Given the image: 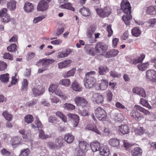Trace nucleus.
<instances>
[{"mask_svg": "<svg viewBox=\"0 0 156 156\" xmlns=\"http://www.w3.org/2000/svg\"><path fill=\"white\" fill-rule=\"evenodd\" d=\"M121 9L126 14L124 15L122 19L125 24L129 25L130 24V20L132 19V16L131 15V7L129 3L127 0H123L121 4Z\"/></svg>", "mask_w": 156, "mask_h": 156, "instance_id": "f257e3e1", "label": "nucleus"}, {"mask_svg": "<svg viewBox=\"0 0 156 156\" xmlns=\"http://www.w3.org/2000/svg\"><path fill=\"white\" fill-rule=\"evenodd\" d=\"M96 72L91 71L86 73L84 79V84L87 88H90L93 87L96 83L94 75Z\"/></svg>", "mask_w": 156, "mask_h": 156, "instance_id": "f03ea898", "label": "nucleus"}, {"mask_svg": "<svg viewBox=\"0 0 156 156\" xmlns=\"http://www.w3.org/2000/svg\"><path fill=\"white\" fill-rule=\"evenodd\" d=\"M96 10L97 14L102 18L108 17L111 13V9L108 7H105L102 9H97Z\"/></svg>", "mask_w": 156, "mask_h": 156, "instance_id": "7ed1b4c3", "label": "nucleus"}, {"mask_svg": "<svg viewBox=\"0 0 156 156\" xmlns=\"http://www.w3.org/2000/svg\"><path fill=\"white\" fill-rule=\"evenodd\" d=\"M95 114L96 116L100 120H105L107 114L106 111L100 107L98 108L95 111Z\"/></svg>", "mask_w": 156, "mask_h": 156, "instance_id": "20e7f679", "label": "nucleus"}, {"mask_svg": "<svg viewBox=\"0 0 156 156\" xmlns=\"http://www.w3.org/2000/svg\"><path fill=\"white\" fill-rule=\"evenodd\" d=\"M55 62L53 59L49 58H43L40 59L37 63V65L38 66L40 63H42L41 67L45 70L48 69V66L49 64H51Z\"/></svg>", "mask_w": 156, "mask_h": 156, "instance_id": "39448f33", "label": "nucleus"}, {"mask_svg": "<svg viewBox=\"0 0 156 156\" xmlns=\"http://www.w3.org/2000/svg\"><path fill=\"white\" fill-rule=\"evenodd\" d=\"M146 79L149 81H156V71L154 69L147 70L146 72Z\"/></svg>", "mask_w": 156, "mask_h": 156, "instance_id": "423d86ee", "label": "nucleus"}, {"mask_svg": "<svg viewBox=\"0 0 156 156\" xmlns=\"http://www.w3.org/2000/svg\"><path fill=\"white\" fill-rule=\"evenodd\" d=\"M108 46L105 43L100 42L97 43L95 48L96 53H100L105 52L108 49Z\"/></svg>", "mask_w": 156, "mask_h": 156, "instance_id": "0eeeda50", "label": "nucleus"}, {"mask_svg": "<svg viewBox=\"0 0 156 156\" xmlns=\"http://www.w3.org/2000/svg\"><path fill=\"white\" fill-rule=\"evenodd\" d=\"M7 9L3 8L0 11V17H1V21L4 23H6L10 21V18L8 14L6 13Z\"/></svg>", "mask_w": 156, "mask_h": 156, "instance_id": "6e6552de", "label": "nucleus"}, {"mask_svg": "<svg viewBox=\"0 0 156 156\" xmlns=\"http://www.w3.org/2000/svg\"><path fill=\"white\" fill-rule=\"evenodd\" d=\"M74 101L76 105L78 106H80L82 108L86 107L87 102L83 97H76L75 98Z\"/></svg>", "mask_w": 156, "mask_h": 156, "instance_id": "1a4fd4ad", "label": "nucleus"}, {"mask_svg": "<svg viewBox=\"0 0 156 156\" xmlns=\"http://www.w3.org/2000/svg\"><path fill=\"white\" fill-rule=\"evenodd\" d=\"M103 96L99 93L94 94L91 98V100L94 104H99L103 101Z\"/></svg>", "mask_w": 156, "mask_h": 156, "instance_id": "9d476101", "label": "nucleus"}, {"mask_svg": "<svg viewBox=\"0 0 156 156\" xmlns=\"http://www.w3.org/2000/svg\"><path fill=\"white\" fill-rule=\"evenodd\" d=\"M48 7L47 2L44 0H41L37 5V9L38 11H44L48 9Z\"/></svg>", "mask_w": 156, "mask_h": 156, "instance_id": "9b49d317", "label": "nucleus"}, {"mask_svg": "<svg viewBox=\"0 0 156 156\" xmlns=\"http://www.w3.org/2000/svg\"><path fill=\"white\" fill-rule=\"evenodd\" d=\"M44 91L45 89L40 85L35 86L32 89L33 94L35 96L42 94Z\"/></svg>", "mask_w": 156, "mask_h": 156, "instance_id": "f8f14e48", "label": "nucleus"}, {"mask_svg": "<svg viewBox=\"0 0 156 156\" xmlns=\"http://www.w3.org/2000/svg\"><path fill=\"white\" fill-rule=\"evenodd\" d=\"M130 115L135 120L139 121L141 120L143 117L137 111L135 110L131 111L130 113Z\"/></svg>", "mask_w": 156, "mask_h": 156, "instance_id": "ddd939ff", "label": "nucleus"}, {"mask_svg": "<svg viewBox=\"0 0 156 156\" xmlns=\"http://www.w3.org/2000/svg\"><path fill=\"white\" fill-rule=\"evenodd\" d=\"M89 146V145L85 141H79V150L82 151H86L87 150V147Z\"/></svg>", "mask_w": 156, "mask_h": 156, "instance_id": "4468645a", "label": "nucleus"}, {"mask_svg": "<svg viewBox=\"0 0 156 156\" xmlns=\"http://www.w3.org/2000/svg\"><path fill=\"white\" fill-rule=\"evenodd\" d=\"M64 142V139L62 136H59L55 139V143L57 148H61L63 147Z\"/></svg>", "mask_w": 156, "mask_h": 156, "instance_id": "2eb2a0df", "label": "nucleus"}, {"mask_svg": "<svg viewBox=\"0 0 156 156\" xmlns=\"http://www.w3.org/2000/svg\"><path fill=\"white\" fill-rule=\"evenodd\" d=\"M100 154L103 156H108L110 154L109 148L106 146L101 147L99 150Z\"/></svg>", "mask_w": 156, "mask_h": 156, "instance_id": "dca6fc26", "label": "nucleus"}, {"mask_svg": "<svg viewBox=\"0 0 156 156\" xmlns=\"http://www.w3.org/2000/svg\"><path fill=\"white\" fill-rule=\"evenodd\" d=\"M142 153V149L138 147L134 148L131 151V154L133 156H140Z\"/></svg>", "mask_w": 156, "mask_h": 156, "instance_id": "f3484780", "label": "nucleus"}, {"mask_svg": "<svg viewBox=\"0 0 156 156\" xmlns=\"http://www.w3.org/2000/svg\"><path fill=\"white\" fill-rule=\"evenodd\" d=\"M119 127L120 131L123 134H127L129 133V129L127 125L122 124Z\"/></svg>", "mask_w": 156, "mask_h": 156, "instance_id": "a211bd4d", "label": "nucleus"}, {"mask_svg": "<svg viewBox=\"0 0 156 156\" xmlns=\"http://www.w3.org/2000/svg\"><path fill=\"white\" fill-rule=\"evenodd\" d=\"M90 145L91 148L94 152L99 150L101 147L100 143L97 141L91 143Z\"/></svg>", "mask_w": 156, "mask_h": 156, "instance_id": "6ab92c4d", "label": "nucleus"}, {"mask_svg": "<svg viewBox=\"0 0 156 156\" xmlns=\"http://www.w3.org/2000/svg\"><path fill=\"white\" fill-rule=\"evenodd\" d=\"M68 116L73 120V122H74V125L73 126H77L79 121V116L75 114L70 113L68 114Z\"/></svg>", "mask_w": 156, "mask_h": 156, "instance_id": "aec40b11", "label": "nucleus"}, {"mask_svg": "<svg viewBox=\"0 0 156 156\" xmlns=\"http://www.w3.org/2000/svg\"><path fill=\"white\" fill-rule=\"evenodd\" d=\"M74 139V136L70 133H69L65 135L64 141L68 144L72 143Z\"/></svg>", "mask_w": 156, "mask_h": 156, "instance_id": "412c9836", "label": "nucleus"}, {"mask_svg": "<svg viewBox=\"0 0 156 156\" xmlns=\"http://www.w3.org/2000/svg\"><path fill=\"white\" fill-rule=\"evenodd\" d=\"M108 71V68L105 66H101L98 68V72L100 75H105Z\"/></svg>", "mask_w": 156, "mask_h": 156, "instance_id": "4be33fe9", "label": "nucleus"}, {"mask_svg": "<svg viewBox=\"0 0 156 156\" xmlns=\"http://www.w3.org/2000/svg\"><path fill=\"white\" fill-rule=\"evenodd\" d=\"M23 8L25 11L27 12H30L33 10L34 6L32 3L27 2L25 3Z\"/></svg>", "mask_w": 156, "mask_h": 156, "instance_id": "5701e85b", "label": "nucleus"}, {"mask_svg": "<svg viewBox=\"0 0 156 156\" xmlns=\"http://www.w3.org/2000/svg\"><path fill=\"white\" fill-rule=\"evenodd\" d=\"M95 27L93 25H91L87 29V36L89 38H91L92 37V35L96 30Z\"/></svg>", "mask_w": 156, "mask_h": 156, "instance_id": "b1692460", "label": "nucleus"}, {"mask_svg": "<svg viewBox=\"0 0 156 156\" xmlns=\"http://www.w3.org/2000/svg\"><path fill=\"white\" fill-rule=\"evenodd\" d=\"M109 144L113 147H117L119 145V141L117 138H112L109 141Z\"/></svg>", "mask_w": 156, "mask_h": 156, "instance_id": "393cba45", "label": "nucleus"}, {"mask_svg": "<svg viewBox=\"0 0 156 156\" xmlns=\"http://www.w3.org/2000/svg\"><path fill=\"white\" fill-rule=\"evenodd\" d=\"M146 12L148 14L152 15L156 13V6H151L148 7L146 10Z\"/></svg>", "mask_w": 156, "mask_h": 156, "instance_id": "a878e982", "label": "nucleus"}, {"mask_svg": "<svg viewBox=\"0 0 156 156\" xmlns=\"http://www.w3.org/2000/svg\"><path fill=\"white\" fill-rule=\"evenodd\" d=\"M79 11L83 16H87L90 14L89 9L87 8L83 7L80 9Z\"/></svg>", "mask_w": 156, "mask_h": 156, "instance_id": "bb28decb", "label": "nucleus"}, {"mask_svg": "<svg viewBox=\"0 0 156 156\" xmlns=\"http://www.w3.org/2000/svg\"><path fill=\"white\" fill-rule=\"evenodd\" d=\"M108 84V83L107 80H101V83L100 85H99L100 88L101 90H106Z\"/></svg>", "mask_w": 156, "mask_h": 156, "instance_id": "cd10ccee", "label": "nucleus"}, {"mask_svg": "<svg viewBox=\"0 0 156 156\" xmlns=\"http://www.w3.org/2000/svg\"><path fill=\"white\" fill-rule=\"evenodd\" d=\"M70 62L71 60H66L58 63V68L62 69L67 66L70 63Z\"/></svg>", "mask_w": 156, "mask_h": 156, "instance_id": "c85d7f7f", "label": "nucleus"}, {"mask_svg": "<svg viewBox=\"0 0 156 156\" xmlns=\"http://www.w3.org/2000/svg\"><path fill=\"white\" fill-rule=\"evenodd\" d=\"M7 7L10 10H13L16 8V2L12 0L7 4Z\"/></svg>", "mask_w": 156, "mask_h": 156, "instance_id": "c756f323", "label": "nucleus"}, {"mask_svg": "<svg viewBox=\"0 0 156 156\" xmlns=\"http://www.w3.org/2000/svg\"><path fill=\"white\" fill-rule=\"evenodd\" d=\"M132 34L133 36L137 37L140 36L141 32L138 27H135L131 30Z\"/></svg>", "mask_w": 156, "mask_h": 156, "instance_id": "7c9ffc66", "label": "nucleus"}, {"mask_svg": "<svg viewBox=\"0 0 156 156\" xmlns=\"http://www.w3.org/2000/svg\"><path fill=\"white\" fill-rule=\"evenodd\" d=\"M60 7L62 8H64L71 10L73 11H74V8L72 6L71 4L69 3H65L64 4L60 5Z\"/></svg>", "mask_w": 156, "mask_h": 156, "instance_id": "2f4dec72", "label": "nucleus"}, {"mask_svg": "<svg viewBox=\"0 0 156 156\" xmlns=\"http://www.w3.org/2000/svg\"><path fill=\"white\" fill-rule=\"evenodd\" d=\"M72 87L73 90L76 91H81V88L78 82L76 81H74L72 83Z\"/></svg>", "mask_w": 156, "mask_h": 156, "instance_id": "473e14b6", "label": "nucleus"}, {"mask_svg": "<svg viewBox=\"0 0 156 156\" xmlns=\"http://www.w3.org/2000/svg\"><path fill=\"white\" fill-rule=\"evenodd\" d=\"M149 64L148 62L139 64L137 66V67L140 70L143 71L147 69L148 67Z\"/></svg>", "mask_w": 156, "mask_h": 156, "instance_id": "72a5a7b5", "label": "nucleus"}, {"mask_svg": "<svg viewBox=\"0 0 156 156\" xmlns=\"http://www.w3.org/2000/svg\"><path fill=\"white\" fill-rule=\"evenodd\" d=\"M55 114L57 116L60 118L64 122H67L66 117L62 112L58 111L56 112Z\"/></svg>", "mask_w": 156, "mask_h": 156, "instance_id": "f704fd0d", "label": "nucleus"}, {"mask_svg": "<svg viewBox=\"0 0 156 156\" xmlns=\"http://www.w3.org/2000/svg\"><path fill=\"white\" fill-rule=\"evenodd\" d=\"M2 115L6 120L9 121L12 120L13 117L12 115L9 114L6 111L3 112Z\"/></svg>", "mask_w": 156, "mask_h": 156, "instance_id": "c9c22d12", "label": "nucleus"}, {"mask_svg": "<svg viewBox=\"0 0 156 156\" xmlns=\"http://www.w3.org/2000/svg\"><path fill=\"white\" fill-rule=\"evenodd\" d=\"M75 71L76 69L75 68L69 71L67 73L63 74V76L65 78L73 76L74 75Z\"/></svg>", "mask_w": 156, "mask_h": 156, "instance_id": "e433bc0d", "label": "nucleus"}, {"mask_svg": "<svg viewBox=\"0 0 156 156\" xmlns=\"http://www.w3.org/2000/svg\"><path fill=\"white\" fill-rule=\"evenodd\" d=\"M17 45L15 44H12L9 46L7 47V49L10 52H15L17 50Z\"/></svg>", "mask_w": 156, "mask_h": 156, "instance_id": "4c0bfd02", "label": "nucleus"}, {"mask_svg": "<svg viewBox=\"0 0 156 156\" xmlns=\"http://www.w3.org/2000/svg\"><path fill=\"white\" fill-rule=\"evenodd\" d=\"M9 74L8 73L2 74L0 76V80L1 81L4 83L8 82L9 80Z\"/></svg>", "mask_w": 156, "mask_h": 156, "instance_id": "58836bf2", "label": "nucleus"}, {"mask_svg": "<svg viewBox=\"0 0 156 156\" xmlns=\"http://www.w3.org/2000/svg\"><path fill=\"white\" fill-rule=\"evenodd\" d=\"M140 103L143 106H145L149 109L151 108V107L149 104L148 102L145 99L141 98L140 101Z\"/></svg>", "mask_w": 156, "mask_h": 156, "instance_id": "ea45409f", "label": "nucleus"}, {"mask_svg": "<svg viewBox=\"0 0 156 156\" xmlns=\"http://www.w3.org/2000/svg\"><path fill=\"white\" fill-rule=\"evenodd\" d=\"M55 93L56 95L59 96L60 97H61L64 100H65L67 98V97L65 95L64 93H63L60 90L57 89L55 91Z\"/></svg>", "mask_w": 156, "mask_h": 156, "instance_id": "a19ab883", "label": "nucleus"}, {"mask_svg": "<svg viewBox=\"0 0 156 156\" xmlns=\"http://www.w3.org/2000/svg\"><path fill=\"white\" fill-rule=\"evenodd\" d=\"M142 112H143L146 115H150V116L152 115L150 117V120L153 121L155 119L154 115V114L151 115L150 112L148 111L144 108L143 110L142 111Z\"/></svg>", "mask_w": 156, "mask_h": 156, "instance_id": "79ce46f5", "label": "nucleus"}, {"mask_svg": "<svg viewBox=\"0 0 156 156\" xmlns=\"http://www.w3.org/2000/svg\"><path fill=\"white\" fill-rule=\"evenodd\" d=\"M24 120L27 123H30L34 120L33 117L31 115H28L25 116Z\"/></svg>", "mask_w": 156, "mask_h": 156, "instance_id": "37998d69", "label": "nucleus"}, {"mask_svg": "<svg viewBox=\"0 0 156 156\" xmlns=\"http://www.w3.org/2000/svg\"><path fill=\"white\" fill-rule=\"evenodd\" d=\"M63 107L66 109L68 110H72L74 109L75 108V106L73 104L66 103L63 105Z\"/></svg>", "mask_w": 156, "mask_h": 156, "instance_id": "c03bdc74", "label": "nucleus"}, {"mask_svg": "<svg viewBox=\"0 0 156 156\" xmlns=\"http://www.w3.org/2000/svg\"><path fill=\"white\" fill-rule=\"evenodd\" d=\"M21 139L18 136H16L12 139V144L16 145L19 144L20 143Z\"/></svg>", "mask_w": 156, "mask_h": 156, "instance_id": "a18cd8bd", "label": "nucleus"}, {"mask_svg": "<svg viewBox=\"0 0 156 156\" xmlns=\"http://www.w3.org/2000/svg\"><path fill=\"white\" fill-rule=\"evenodd\" d=\"M60 83L62 85L66 86H69L70 83V80L69 79L62 80L60 81Z\"/></svg>", "mask_w": 156, "mask_h": 156, "instance_id": "49530a36", "label": "nucleus"}, {"mask_svg": "<svg viewBox=\"0 0 156 156\" xmlns=\"http://www.w3.org/2000/svg\"><path fill=\"white\" fill-rule=\"evenodd\" d=\"M28 82L27 79H24L22 83V90L24 91L27 90Z\"/></svg>", "mask_w": 156, "mask_h": 156, "instance_id": "de8ad7c7", "label": "nucleus"}, {"mask_svg": "<svg viewBox=\"0 0 156 156\" xmlns=\"http://www.w3.org/2000/svg\"><path fill=\"white\" fill-rule=\"evenodd\" d=\"M38 130H39V136L40 138L43 139H45L48 138V135L44 134V132L43 130L38 129Z\"/></svg>", "mask_w": 156, "mask_h": 156, "instance_id": "09e8293b", "label": "nucleus"}, {"mask_svg": "<svg viewBox=\"0 0 156 156\" xmlns=\"http://www.w3.org/2000/svg\"><path fill=\"white\" fill-rule=\"evenodd\" d=\"M85 151L79 150L76 148L75 150V154L76 156H85Z\"/></svg>", "mask_w": 156, "mask_h": 156, "instance_id": "8fccbe9b", "label": "nucleus"}, {"mask_svg": "<svg viewBox=\"0 0 156 156\" xmlns=\"http://www.w3.org/2000/svg\"><path fill=\"white\" fill-rule=\"evenodd\" d=\"M107 100L108 101L110 102L112 99L113 94L111 91H107L106 93Z\"/></svg>", "mask_w": 156, "mask_h": 156, "instance_id": "3c124183", "label": "nucleus"}, {"mask_svg": "<svg viewBox=\"0 0 156 156\" xmlns=\"http://www.w3.org/2000/svg\"><path fill=\"white\" fill-rule=\"evenodd\" d=\"M124 119V117L123 115L120 113H119L115 119V120L118 122H121L123 121Z\"/></svg>", "mask_w": 156, "mask_h": 156, "instance_id": "603ef678", "label": "nucleus"}, {"mask_svg": "<svg viewBox=\"0 0 156 156\" xmlns=\"http://www.w3.org/2000/svg\"><path fill=\"white\" fill-rule=\"evenodd\" d=\"M45 16H40L34 18L33 22L34 23H37L38 22L42 20L43 19L45 18Z\"/></svg>", "mask_w": 156, "mask_h": 156, "instance_id": "864d4df0", "label": "nucleus"}, {"mask_svg": "<svg viewBox=\"0 0 156 156\" xmlns=\"http://www.w3.org/2000/svg\"><path fill=\"white\" fill-rule=\"evenodd\" d=\"M94 48L92 47V46L90 48V49L88 51H87L86 54H89L90 55L92 56H94L96 54V51L95 50L93 51Z\"/></svg>", "mask_w": 156, "mask_h": 156, "instance_id": "5fc2aeb1", "label": "nucleus"}, {"mask_svg": "<svg viewBox=\"0 0 156 156\" xmlns=\"http://www.w3.org/2000/svg\"><path fill=\"white\" fill-rule=\"evenodd\" d=\"M3 57L5 58L10 60H13V56L9 53H5L4 54Z\"/></svg>", "mask_w": 156, "mask_h": 156, "instance_id": "6e6d98bb", "label": "nucleus"}, {"mask_svg": "<svg viewBox=\"0 0 156 156\" xmlns=\"http://www.w3.org/2000/svg\"><path fill=\"white\" fill-rule=\"evenodd\" d=\"M35 123L38 128H42V125L41 121L39 120V118L36 117V119L35 121Z\"/></svg>", "mask_w": 156, "mask_h": 156, "instance_id": "4d7b16f0", "label": "nucleus"}, {"mask_svg": "<svg viewBox=\"0 0 156 156\" xmlns=\"http://www.w3.org/2000/svg\"><path fill=\"white\" fill-rule=\"evenodd\" d=\"M7 64L4 62L0 61V71L4 70L7 67Z\"/></svg>", "mask_w": 156, "mask_h": 156, "instance_id": "13d9d810", "label": "nucleus"}, {"mask_svg": "<svg viewBox=\"0 0 156 156\" xmlns=\"http://www.w3.org/2000/svg\"><path fill=\"white\" fill-rule=\"evenodd\" d=\"M58 86L57 85H51L49 87L48 90L50 92H53L56 90V89L57 88Z\"/></svg>", "mask_w": 156, "mask_h": 156, "instance_id": "bf43d9fd", "label": "nucleus"}, {"mask_svg": "<svg viewBox=\"0 0 156 156\" xmlns=\"http://www.w3.org/2000/svg\"><path fill=\"white\" fill-rule=\"evenodd\" d=\"M29 154V150L27 149L21 151L19 156H27Z\"/></svg>", "mask_w": 156, "mask_h": 156, "instance_id": "052dcab7", "label": "nucleus"}, {"mask_svg": "<svg viewBox=\"0 0 156 156\" xmlns=\"http://www.w3.org/2000/svg\"><path fill=\"white\" fill-rule=\"evenodd\" d=\"M1 151L2 154L5 156H10V152L5 148L2 149Z\"/></svg>", "mask_w": 156, "mask_h": 156, "instance_id": "680f3d73", "label": "nucleus"}, {"mask_svg": "<svg viewBox=\"0 0 156 156\" xmlns=\"http://www.w3.org/2000/svg\"><path fill=\"white\" fill-rule=\"evenodd\" d=\"M111 27V25H109L107 27V30L108 33V36L109 37H111L113 34V31Z\"/></svg>", "mask_w": 156, "mask_h": 156, "instance_id": "e2e57ef3", "label": "nucleus"}, {"mask_svg": "<svg viewBox=\"0 0 156 156\" xmlns=\"http://www.w3.org/2000/svg\"><path fill=\"white\" fill-rule=\"evenodd\" d=\"M47 145L48 147L51 149H53L57 148V147L55 145V143L54 144L51 142H48Z\"/></svg>", "mask_w": 156, "mask_h": 156, "instance_id": "0e129e2a", "label": "nucleus"}, {"mask_svg": "<svg viewBox=\"0 0 156 156\" xmlns=\"http://www.w3.org/2000/svg\"><path fill=\"white\" fill-rule=\"evenodd\" d=\"M89 129L95 132L98 134H101L100 132L99 131L97 127L95 125L92 127H90Z\"/></svg>", "mask_w": 156, "mask_h": 156, "instance_id": "69168bd1", "label": "nucleus"}, {"mask_svg": "<svg viewBox=\"0 0 156 156\" xmlns=\"http://www.w3.org/2000/svg\"><path fill=\"white\" fill-rule=\"evenodd\" d=\"M119 113L117 110H114L112 111L111 112V115L115 119V118L117 117V115Z\"/></svg>", "mask_w": 156, "mask_h": 156, "instance_id": "338daca9", "label": "nucleus"}, {"mask_svg": "<svg viewBox=\"0 0 156 156\" xmlns=\"http://www.w3.org/2000/svg\"><path fill=\"white\" fill-rule=\"evenodd\" d=\"M140 90H143V89L140 87H136L134 88L133 89V92L137 94H139Z\"/></svg>", "mask_w": 156, "mask_h": 156, "instance_id": "774afa93", "label": "nucleus"}]
</instances>
